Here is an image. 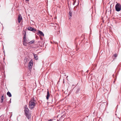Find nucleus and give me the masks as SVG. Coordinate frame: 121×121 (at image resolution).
I'll return each mask as SVG.
<instances>
[{
  "mask_svg": "<svg viewBox=\"0 0 121 121\" xmlns=\"http://www.w3.org/2000/svg\"><path fill=\"white\" fill-rule=\"evenodd\" d=\"M3 100H1V103H2L3 102Z\"/></svg>",
  "mask_w": 121,
  "mask_h": 121,
  "instance_id": "nucleus-23",
  "label": "nucleus"
},
{
  "mask_svg": "<svg viewBox=\"0 0 121 121\" xmlns=\"http://www.w3.org/2000/svg\"><path fill=\"white\" fill-rule=\"evenodd\" d=\"M34 58L35 60H37L38 59V56L36 54H33Z\"/></svg>",
  "mask_w": 121,
  "mask_h": 121,
  "instance_id": "nucleus-11",
  "label": "nucleus"
},
{
  "mask_svg": "<svg viewBox=\"0 0 121 121\" xmlns=\"http://www.w3.org/2000/svg\"><path fill=\"white\" fill-rule=\"evenodd\" d=\"M29 106L30 108L31 109H33L35 105V103L32 100H31L29 102Z\"/></svg>",
  "mask_w": 121,
  "mask_h": 121,
  "instance_id": "nucleus-2",
  "label": "nucleus"
},
{
  "mask_svg": "<svg viewBox=\"0 0 121 121\" xmlns=\"http://www.w3.org/2000/svg\"><path fill=\"white\" fill-rule=\"evenodd\" d=\"M50 96L49 92L48 91H47V95L46 96V99H49V97Z\"/></svg>",
  "mask_w": 121,
  "mask_h": 121,
  "instance_id": "nucleus-9",
  "label": "nucleus"
},
{
  "mask_svg": "<svg viewBox=\"0 0 121 121\" xmlns=\"http://www.w3.org/2000/svg\"><path fill=\"white\" fill-rule=\"evenodd\" d=\"M4 98V96L3 95H2L1 98V100H3V99Z\"/></svg>",
  "mask_w": 121,
  "mask_h": 121,
  "instance_id": "nucleus-15",
  "label": "nucleus"
},
{
  "mask_svg": "<svg viewBox=\"0 0 121 121\" xmlns=\"http://www.w3.org/2000/svg\"><path fill=\"white\" fill-rule=\"evenodd\" d=\"M117 56V54L116 53L115 54H114V56H115V57H116Z\"/></svg>",
  "mask_w": 121,
  "mask_h": 121,
  "instance_id": "nucleus-17",
  "label": "nucleus"
},
{
  "mask_svg": "<svg viewBox=\"0 0 121 121\" xmlns=\"http://www.w3.org/2000/svg\"><path fill=\"white\" fill-rule=\"evenodd\" d=\"M72 86H74V85H72Z\"/></svg>",
  "mask_w": 121,
  "mask_h": 121,
  "instance_id": "nucleus-24",
  "label": "nucleus"
},
{
  "mask_svg": "<svg viewBox=\"0 0 121 121\" xmlns=\"http://www.w3.org/2000/svg\"><path fill=\"white\" fill-rule=\"evenodd\" d=\"M37 34L39 36H44V34L40 30L38 31V32L37 33Z\"/></svg>",
  "mask_w": 121,
  "mask_h": 121,
  "instance_id": "nucleus-7",
  "label": "nucleus"
},
{
  "mask_svg": "<svg viewBox=\"0 0 121 121\" xmlns=\"http://www.w3.org/2000/svg\"><path fill=\"white\" fill-rule=\"evenodd\" d=\"M48 121H52V120L50 119L49 120H48Z\"/></svg>",
  "mask_w": 121,
  "mask_h": 121,
  "instance_id": "nucleus-20",
  "label": "nucleus"
},
{
  "mask_svg": "<svg viewBox=\"0 0 121 121\" xmlns=\"http://www.w3.org/2000/svg\"><path fill=\"white\" fill-rule=\"evenodd\" d=\"M65 116V115H63L61 117H64Z\"/></svg>",
  "mask_w": 121,
  "mask_h": 121,
  "instance_id": "nucleus-18",
  "label": "nucleus"
},
{
  "mask_svg": "<svg viewBox=\"0 0 121 121\" xmlns=\"http://www.w3.org/2000/svg\"><path fill=\"white\" fill-rule=\"evenodd\" d=\"M69 19H70V18H71V17L72 16V12L71 11H70L69 12Z\"/></svg>",
  "mask_w": 121,
  "mask_h": 121,
  "instance_id": "nucleus-12",
  "label": "nucleus"
},
{
  "mask_svg": "<svg viewBox=\"0 0 121 121\" xmlns=\"http://www.w3.org/2000/svg\"><path fill=\"white\" fill-rule=\"evenodd\" d=\"M26 0V1H29V0Z\"/></svg>",
  "mask_w": 121,
  "mask_h": 121,
  "instance_id": "nucleus-22",
  "label": "nucleus"
},
{
  "mask_svg": "<svg viewBox=\"0 0 121 121\" xmlns=\"http://www.w3.org/2000/svg\"><path fill=\"white\" fill-rule=\"evenodd\" d=\"M113 82H115V81H114Z\"/></svg>",
  "mask_w": 121,
  "mask_h": 121,
  "instance_id": "nucleus-25",
  "label": "nucleus"
},
{
  "mask_svg": "<svg viewBox=\"0 0 121 121\" xmlns=\"http://www.w3.org/2000/svg\"><path fill=\"white\" fill-rule=\"evenodd\" d=\"M26 43L25 42H23V44L24 45L26 46Z\"/></svg>",
  "mask_w": 121,
  "mask_h": 121,
  "instance_id": "nucleus-16",
  "label": "nucleus"
},
{
  "mask_svg": "<svg viewBox=\"0 0 121 121\" xmlns=\"http://www.w3.org/2000/svg\"><path fill=\"white\" fill-rule=\"evenodd\" d=\"M80 90V89L79 88H78L76 91V93H78V92Z\"/></svg>",
  "mask_w": 121,
  "mask_h": 121,
  "instance_id": "nucleus-14",
  "label": "nucleus"
},
{
  "mask_svg": "<svg viewBox=\"0 0 121 121\" xmlns=\"http://www.w3.org/2000/svg\"><path fill=\"white\" fill-rule=\"evenodd\" d=\"M25 32V31H23V35H24V34H25V32Z\"/></svg>",
  "mask_w": 121,
  "mask_h": 121,
  "instance_id": "nucleus-19",
  "label": "nucleus"
},
{
  "mask_svg": "<svg viewBox=\"0 0 121 121\" xmlns=\"http://www.w3.org/2000/svg\"><path fill=\"white\" fill-rule=\"evenodd\" d=\"M33 64V62L32 60H31L29 62L28 65V67H29L30 69L31 68Z\"/></svg>",
  "mask_w": 121,
  "mask_h": 121,
  "instance_id": "nucleus-6",
  "label": "nucleus"
},
{
  "mask_svg": "<svg viewBox=\"0 0 121 121\" xmlns=\"http://www.w3.org/2000/svg\"><path fill=\"white\" fill-rule=\"evenodd\" d=\"M34 42V40H32L31 41H30V42H29V43H30L31 44H32Z\"/></svg>",
  "mask_w": 121,
  "mask_h": 121,
  "instance_id": "nucleus-13",
  "label": "nucleus"
},
{
  "mask_svg": "<svg viewBox=\"0 0 121 121\" xmlns=\"http://www.w3.org/2000/svg\"><path fill=\"white\" fill-rule=\"evenodd\" d=\"M25 114L26 117L28 119H29L30 117V115L29 113V111L28 108L27 107V106L25 105L24 107Z\"/></svg>",
  "mask_w": 121,
  "mask_h": 121,
  "instance_id": "nucleus-1",
  "label": "nucleus"
},
{
  "mask_svg": "<svg viewBox=\"0 0 121 121\" xmlns=\"http://www.w3.org/2000/svg\"><path fill=\"white\" fill-rule=\"evenodd\" d=\"M25 32V34L24 35V36L23 37V42H25L26 43H28L29 42L26 39V33L25 32Z\"/></svg>",
  "mask_w": 121,
  "mask_h": 121,
  "instance_id": "nucleus-4",
  "label": "nucleus"
},
{
  "mask_svg": "<svg viewBox=\"0 0 121 121\" xmlns=\"http://www.w3.org/2000/svg\"><path fill=\"white\" fill-rule=\"evenodd\" d=\"M27 29L28 30L31 31L33 32H35L36 31V30L35 29L33 28L30 26H29Z\"/></svg>",
  "mask_w": 121,
  "mask_h": 121,
  "instance_id": "nucleus-5",
  "label": "nucleus"
},
{
  "mask_svg": "<svg viewBox=\"0 0 121 121\" xmlns=\"http://www.w3.org/2000/svg\"><path fill=\"white\" fill-rule=\"evenodd\" d=\"M115 8L117 11L118 12L120 11L121 9V6L120 4L118 3L116 5Z\"/></svg>",
  "mask_w": 121,
  "mask_h": 121,
  "instance_id": "nucleus-3",
  "label": "nucleus"
},
{
  "mask_svg": "<svg viewBox=\"0 0 121 121\" xmlns=\"http://www.w3.org/2000/svg\"><path fill=\"white\" fill-rule=\"evenodd\" d=\"M114 76H115V75H114V74H113V75H112V76H113V77H114Z\"/></svg>",
  "mask_w": 121,
  "mask_h": 121,
  "instance_id": "nucleus-21",
  "label": "nucleus"
},
{
  "mask_svg": "<svg viewBox=\"0 0 121 121\" xmlns=\"http://www.w3.org/2000/svg\"><path fill=\"white\" fill-rule=\"evenodd\" d=\"M7 95L9 97H11L12 96V95L11 93L9 91H8L7 93Z\"/></svg>",
  "mask_w": 121,
  "mask_h": 121,
  "instance_id": "nucleus-10",
  "label": "nucleus"
},
{
  "mask_svg": "<svg viewBox=\"0 0 121 121\" xmlns=\"http://www.w3.org/2000/svg\"><path fill=\"white\" fill-rule=\"evenodd\" d=\"M22 19V18L21 15L19 14L18 16V20L19 23H20L21 20Z\"/></svg>",
  "mask_w": 121,
  "mask_h": 121,
  "instance_id": "nucleus-8",
  "label": "nucleus"
}]
</instances>
